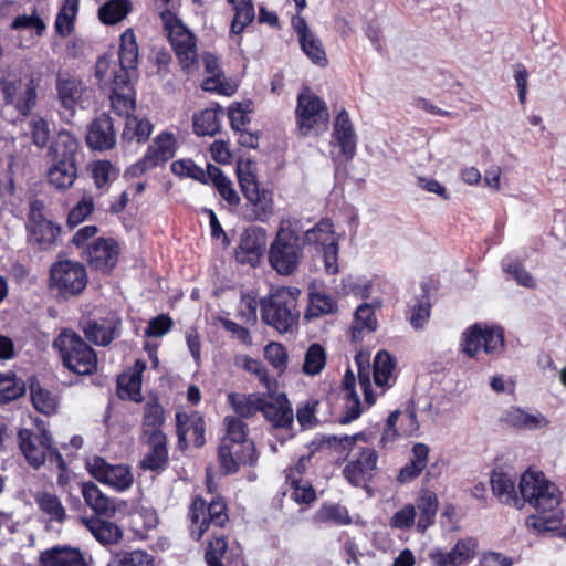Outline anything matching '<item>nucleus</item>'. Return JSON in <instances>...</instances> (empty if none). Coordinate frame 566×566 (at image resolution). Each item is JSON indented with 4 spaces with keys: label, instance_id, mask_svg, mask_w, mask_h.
<instances>
[{
    "label": "nucleus",
    "instance_id": "obj_1",
    "mask_svg": "<svg viewBox=\"0 0 566 566\" xmlns=\"http://www.w3.org/2000/svg\"><path fill=\"white\" fill-rule=\"evenodd\" d=\"M491 489L493 494L504 504L522 510L528 503L536 514L526 518V525L538 532L555 530L564 517L560 507L562 492L542 471L527 469L520 478L518 490L515 488L514 475L494 469L491 473Z\"/></svg>",
    "mask_w": 566,
    "mask_h": 566
},
{
    "label": "nucleus",
    "instance_id": "obj_2",
    "mask_svg": "<svg viewBox=\"0 0 566 566\" xmlns=\"http://www.w3.org/2000/svg\"><path fill=\"white\" fill-rule=\"evenodd\" d=\"M302 233L303 224L298 219L287 220L280 227L269 250V262L279 274L290 275L297 269L303 258Z\"/></svg>",
    "mask_w": 566,
    "mask_h": 566
},
{
    "label": "nucleus",
    "instance_id": "obj_3",
    "mask_svg": "<svg viewBox=\"0 0 566 566\" xmlns=\"http://www.w3.org/2000/svg\"><path fill=\"white\" fill-rule=\"evenodd\" d=\"M64 367L77 375H92L97 369L95 350L74 331L63 329L53 340Z\"/></svg>",
    "mask_w": 566,
    "mask_h": 566
},
{
    "label": "nucleus",
    "instance_id": "obj_4",
    "mask_svg": "<svg viewBox=\"0 0 566 566\" xmlns=\"http://www.w3.org/2000/svg\"><path fill=\"white\" fill-rule=\"evenodd\" d=\"M240 189L248 203L244 207L243 216L248 221H268L273 214V195L270 190L260 188L255 175L243 172L237 168Z\"/></svg>",
    "mask_w": 566,
    "mask_h": 566
},
{
    "label": "nucleus",
    "instance_id": "obj_5",
    "mask_svg": "<svg viewBox=\"0 0 566 566\" xmlns=\"http://www.w3.org/2000/svg\"><path fill=\"white\" fill-rule=\"evenodd\" d=\"M87 285L85 268L74 261L54 262L50 268V289L64 300L80 295Z\"/></svg>",
    "mask_w": 566,
    "mask_h": 566
},
{
    "label": "nucleus",
    "instance_id": "obj_6",
    "mask_svg": "<svg viewBox=\"0 0 566 566\" xmlns=\"http://www.w3.org/2000/svg\"><path fill=\"white\" fill-rule=\"evenodd\" d=\"M461 346L470 358H475L481 348L486 355H500L505 348L503 329L475 323L463 332Z\"/></svg>",
    "mask_w": 566,
    "mask_h": 566
},
{
    "label": "nucleus",
    "instance_id": "obj_7",
    "mask_svg": "<svg viewBox=\"0 0 566 566\" xmlns=\"http://www.w3.org/2000/svg\"><path fill=\"white\" fill-rule=\"evenodd\" d=\"M168 39L184 70H189L197 62L195 34L170 10L160 13Z\"/></svg>",
    "mask_w": 566,
    "mask_h": 566
},
{
    "label": "nucleus",
    "instance_id": "obj_8",
    "mask_svg": "<svg viewBox=\"0 0 566 566\" xmlns=\"http://www.w3.org/2000/svg\"><path fill=\"white\" fill-rule=\"evenodd\" d=\"M261 319L264 324L274 327L279 333L292 332L298 319V312L294 311L286 301L284 292L272 293L260 301Z\"/></svg>",
    "mask_w": 566,
    "mask_h": 566
},
{
    "label": "nucleus",
    "instance_id": "obj_9",
    "mask_svg": "<svg viewBox=\"0 0 566 566\" xmlns=\"http://www.w3.org/2000/svg\"><path fill=\"white\" fill-rule=\"evenodd\" d=\"M205 506L206 502L201 497H197L190 507L189 514L191 523H199L197 532L191 530V537L196 541H199L202 537V535L208 531L210 524L223 527L229 520L226 502L221 497L213 499L209 503L207 507V515L205 514Z\"/></svg>",
    "mask_w": 566,
    "mask_h": 566
},
{
    "label": "nucleus",
    "instance_id": "obj_10",
    "mask_svg": "<svg viewBox=\"0 0 566 566\" xmlns=\"http://www.w3.org/2000/svg\"><path fill=\"white\" fill-rule=\"evenodd\" d=\"M87 472L98 482L123 491L133 484V475L129 469L123 464L113 465L102 457H93L86 461Z\"/></svg>",
    "mask_w": 566,
    "mask_h": 566
},
{
    "label": "nucleus",
    "instance_id": "obj_11",
    "mask_svg": "<svg viewBox=\"0 0 566 566\" xmlns=\"http://www.w3.org/2000/svg\"><path fill=\"white\" fill-rule=\"evenodd\" d=\"M296 116L298 127L305 135L315 126L325 127L329 119L325 102L314 94L298 95Z\"/></svg>",
    "mask_w": 566,
    "mask_h": 566
},
{
    "label": "nucleus",
    "instance_id": "obj_12",
    "mask_svg": "<svg viewBox=\"0 0 566 566\" xmlns=\"http://www.w3.org/2000/svg\"><path fill=\"white\" fill-rule=\"evenodd\" d=\"M137 77V71L122 67L114 73L111 104L118 114L133 113L136 107V93L132 80Z\"/></svg>",
    "mask_w": 566,
    "mask_h": 566
},
{
    "label": "nucleus",
    "instance_id": "obj_13",
    "mask_svg": "<svg viewBox=\"0 0 566 566\" xmlns=\"http://www.w3.org/2000/svg\"><path fill=\"white\" fill-rule=\"evenodd\" d=\"M266 247V232L262 228L251 227L243 231L235 258L240 263L256 266Z\"/></svg>",
    "mask_w": 566,
    "mask_h": 566
},
{
    "label": "nucleus",
    "instance_id": "obj_14",
    "mask_svg": "<svg viewBox=\"0 0 566 566\" xmlns=\"http://www.w3.org/2000/svg\"><path fill=\"white\" fill-rule=\"evenodd\" d=\"M85 142L88 148L104 151L113 149L116 145V133L112 117L102 113L88 125Z\"/></svg>",
    "mask_w": 566,
    "mask_h": 566
},
{
    "label": "nucleus",
    "instance_id": "obj_15",
    "mask_svg": "<svg viewBox=\"0 0 566 566\" xmlns=\"http://www.w3.org/2000/svg\"><path fill=\"white\" fill-rule=\"evenodd\" d=\"M92 268L102 272L112 271L118 261L119 247L114 239L98 238L85 251Z\"/></svg>",
    "mask_w": 566,
    "mask_h": 566
},
{
    "label": "nucleus",
    "instance_id": "obj_16",
    "mask_svg": "<svg viewBox=\"0 0 566 566\" xmlns=\"http://www.w3.org/2000/svg\"><path fill=\"white\" fill-rule=\"evenodd\" d=\"M378 454L374 449L364 448L358 459L343 469V475L354 486H365L376 469Z\"/></svg>",
    "mask_w": 566,
    "mask_h": 566
},
{
    "label": "nucleus",
    "instance_id": "obj_17",
    "mask_svg": "<svg viewBox=\"0 0 566 566\" xmlns=\"http://www.w3.org/2000/svg\"><path fill=\"white\" fill-rule=\"evenodd\" d=\"M260 411L275 429H290L293 424V409L285 394L271 400L262 398Z\"/></svg>",
    "mask_w": 566,
    "mask_h": 566
},
{
    "label": "nucleus",
    "instance_id": "obj_18",
    "mask_svg": "<svg viewBox=\"0 0 566 566\" xmlns=\"http://www.w3.org/2000/svg\"><path fill=\"white\" fill-rule=\"evenodd\" d=\"M25 229L28 243L38 247L40 250H49L53 247L62 231L60 224L45 217L27 222Z\"/></svg>",
    "mask_w": 566,
    "mask_h": 566
},
{
    "label": "nucleus",
    "instance_id": "obj_19",
    "mask_svg": "<svg viewBox=\"0 0 566 566\" xmlns=\"http://www.w3.org/2000/svg\"><path fill=\"white\" fill-rule=\"evenodd\" d=\"M475 547L476 542L473 538L460 539L448 553L439 548L432 549L429 558L436 566L462 565L474 557Z\"/></svg>",
    "mask_w": 566,
    "mask_h": 566
},
{
    "label": "nucleus",
    "instance_id": "obj_20",
    "mask_svg": "<svg viewBox=\"0 0 566 566\" xmlns=\"http://www.w3.org/2000/svg\"><path fill=\"white\" fill-rule=\"evenodd\" d=\"M333 138L346 160L356 155L357 136L346 109L342 108L334 122Z\"/></svg>",
    "mask_w": 566,
    "mask_h": 566
},
{
    "label": "nucleus",
    "instance_id": "obj_21",
    "mask_svg": "<svg viewBox=\"0 0 566 566\" xmlns=\"http://www.w3.org/2000/svg\"><path fill=\"white\" fill-rule=\"evenodd\" d=\"M150 451L142 460L140 467L153 472L163 471L168 464L167 437L163 431L150 432L147 439Z\"/></svg>",
    "mask_w": 566,
    "mask_h": 566
},
{
    "label": "nucleus",
    "instance_id": "obj_22",
    "mask_svg": "<svg viewBox=\"0 0 566 566\" xmlns=\"http://www.w3.org/2000/svg\"><path fill=\"white\" fill-rule=\"evenodd\" d=\"M205 559L208 566H241L242 564L240 555H234L232 549H228L224 535L217 534H213L208 543Z\"/></svg>",
    "mask_w": 566,
    "mask_h": 566
},
{
    "label": "nucleus",
    "instance_id": "obj_23",
    "mask_svg": "<svg viewBox=\"0 0 566 566\" xmlns=\"http://www.w3.org/2000/svg\"><path fill=\"white\" fill-rule=\"evenodd\" d=\"M77 149L78 143L75 137L67 132H61L50 145L48 156L52 165L76 164Z\"/></svg>",
    "mask_w": 566,
    "mask_h": 566
},
{
    "label": "nucleus",
    "instance_id": "obj_24",
    "mask_svg": "<svg viewBox=\"0 0 566 566\" xmlns=\"http://www.w3.org/2000/svg\"><path fill=\"white\" fill-rule=\"evenodd\" d=\"M83 333L87 340L97 346H107L117 336L120 319L103 321L87 319L81 322Z\"/></svg>",
    "mask_w": 566,
    "mask_h": 566
},
{
    "label": "nucleus",
    "instance_id": "obj_25",
    "mask_svg": "<svg viewBox=\"0 0 566 566\" xmlns=\"http://www.w3.org/2000/svg\"><path fill=\"white\" fill-rule=\"evenodd\" d=\"M501 421L521 430H536L549 424V420L541 412L528 413L518 407L509 408L501 417Z\"/></svg>",
    "mask_w": 566,
    "mask_h": 566
},
{
    "label": "nucleus",
    "instance_id": "obj_26",
    "mask_svg": "<svg viewBox=\"0 0 566 566\" xmlns=\"http://www.w3.org/2000/svg\"><path fill=\"white\" fill-rule=\"evenodd\" d=\"M81 492L85 503L95 512V514L112 517L116 512L115 502L106 496L99 488L92 481L81 484Z\"/></svg>",
    "mask_w": 566,
    "mask_h": 566
},
{
    "label": "nucleus",
    "instance_id": "obj_27",
    "mask_svg": "<svg viewBox=\"0 0 566 566\" xmlns=\"http://www.w3.org/2000/svg\"><path fill=\"white\" fill-rule=\"evenodd\" d=\"M55 87L61 105L67 111H74L83 95V82L74 76L57 73Z\"/></svg>",
    "mask_w": 566,
    "mask_h": 566
},
{
    "label": "nucleus",
    "instance_id": "obj_28",
    "mask_svg": "<svg viewBox=\"0 0 566 566\" xmlns=\"http://www.w3.org/2000/svg\"><path fill=\"white\" fill-rule=\"evenodd\" d=\"M42 566H86L78 548L54 546L41 554Z\"/></svg>",
    "mask_w": 566,
    "mask_h": 566
},
{
    "label": "nucleus",
    "instance_id": "obj_29",
    "mask_svg": "<svg viewBox=\"0 0 566 566\" xmlns=\"http://www.w3.org/2000/svg\"><path fill=\"white\" fill-rule=\"evenodd\" d=\"M430 449L426 443L418 442L411 449V459L400 469L397 481L401 484L416 480L428 465Z\"/></svg>",
    "mask_w": 566,
    "mask_h": 566
},
{
    "label": "nucleus",
    "instance_id": "obj_30",
    "mask_svg": "<svg viewBox=\"0 0 566 566\" xmlns=\"http://www.w3.org/2000/svg\"><path fill=\"white\" fill-rule=\"evenodd\" d=\"M83 523L92 535L103 545L118 543L123 537V532L114 522L99 517L83 518Z\"/></svg>",
    "mask_w": 566,
    "mask_h": 566
},
{
    "label": "nucleus",
    "instance_id": "obj_31",
    "mask_svg": "<svg viewBox=\"0 0 566 566\" xmlns=\"http://www.w3.org/2000/svg\"><path fill=\"white\" fill-rule=\"evenodd\" d=\"M175 153L176 139L174 134L163 132L154 139V144L148 147L145 155L149 156L154 167H157L171 159Z\"/></svg>",
    "mask_w": 566,
    "mask_h": 566
},
{
    "label": "nucleus",
    "instance_id": "obj_32",
    "mask_svg": "<svg viewBox=\"0 0 566 566\" xmlns=\"http://www.w3.org/2000/svg\"><path fill=\"white\" fill-rule=\"evenodd\" d=\"M28 381L33 407L46 416L54 413L57 408L56 397L48 389H44L36 377L32 376Z\"/></svg>",
    "mask_w": 566,
    "mask_h": 566
},
{
    "label": "nucleus",
    "instance_id": "obj_33",
    "mask_svg": "<svg viewBox=\"0 0 566 566\" xmlns=\"http://www.w3.org/2000/svg\"><path fill=\"white\" fill-rule=\"evenodd\" d=\"M18 442L21 452L31 467L39 469L44 464L46 459L45 451L35 444L32 430L20 429L18 431Z\"/></svg>",
    "mask_w": 566,
    "mask_h": 566
},
{
    "label": "nucleus",
    "instance_id": "obj_34",
    "mask_svg": "<svg viewBox=\"0 0 566 566\" xmlns=\"http://www.w3.org/2000/svg\"><path fill=\"white\" fill-rule=\"evenodd\" d=\"M337 310V302L331 295L321 292H311L308 294V306L304 318L307 321L318 318L322 315L334 314Z\"/></svg>",
    "mask_w": 566,
    "mask_h": 566
},
{
    "label": "nucleus",
    "instance_id": "obj_35",
    "mask_svg": "<svg viewBox=\"0 0 566 566\" xmlns=\"http://www.w3.org/2000/svg\"><path fill=\"white\" fill-rule=\"evenodd\" d=\"M124 115L126 116V123L122 133V140L130 143L136 139L139 144L147 142L153 132L151 123L148 119L132 116L130 113Z\"/></svg>",
    "mask_w": 566,
    "mask_h": 566
},
{
    "label": "nucleus",
    "instance_id": "obj_36",
    "mask_svg": "<svg viewBox=\"0 0 566 566\" xmlns=\"http://www.w3.org/2000/svg\"><path fill=\"white\" fill-rule=\"evenodd\" d=\"M138 45L133 29H127L120 35V44L118 50V60L122 67L133 69L137 71L138 66Z\"/></svg>",
    "mask_w": 566,
    "mask_h": 566
},
{
    "label": "nucleus",
    "instance_id": "obj_37",
    "mask_svg": "<svg viewBox=\"0 0 566 566\" xmlns=\"http://www.w3.org/2000/svg\"><path fill=\"white\" fill-rule=\"evenodd\" d=\"M129 0H107L98 9V18L106 25H114L124 20L132 11Z\"/></svg>",
    "mask_w": 566,
    "mask_h": 566
},
{
    "label": "nucleus",
    "instance_id": "obj_38",
    "mask_svg": "<svg viewBox=\"0 0 566 566\" xmlns=\"http://www.w3.org/2000/svg\"><path fill=\"white\" fill-rule=\"evenodd\" d=\"M235 10L231 21L230 31L233 34H241L243 30L254 20L255 11L252 0H227Z\"/></svg>",
    "mask_w": 566,
    "mask_h": 566
},
{
    "label": "nucleus",
    "instance_id": "obj_39",
    "mask_svg": "<svg viewBox=\"0 0 566 566\" xmlns=\"http://www.w3.org/2000/svg\"><path fill=\"white\" fill-rule=\"evenodd\" d=\"M333 238V223L329 220H321L313 228L305 230L301 234V247L305 245H321L324 247Z\"/></svg>",
    "mask_w": 566,
    "mask_h": 566
},
{
    "label": "nucleus",
    "instance_id": "obj_40",
    "mask_svg": "<svg viewBox=\"0 0 566 566\" xmlns=\"http://www.w3.org/2000/svg\"><path fill=\"white\" fill-rule=\"evenodd\" d=\"M107 566H154V556L146 551H118L112 554Z\"/></svg>",
    "mask_w": 566,
    "mask_h": 566
},
{
    "label": "nucleus",
    "instance_id": "obj_41",
    "mask_svg": "<svg viewBox=\"0 0 566 566\" xmlns=\"http://www.w3.org/2000/svg\"><path fill=\"white\" fill-rule=\"evenodd\" d=\"M77 177L76 164L65 166L51 165L48 171V180L57 190L69 189Z\"/></svg>",
    "mask_w": 566,
    "mask_h": 566
},
{
    "label": "nucleus",
    "instance_id": "obj_42",
    "mask_svg": "<svg viewBox=\"0 0 566 566\" xmlns=\"http://www.w3.org/2000/svg\"><path fill=\"white\" fill-rule=\"evenodd\" d=\"M217 111H221L219 105H217V109L207 108L193 116V132L196 135L214 136L220 132V119Z\"/></svg>",
    "mask_w": 566,
    "mask_h": 566
},
{
    "label": "nucleus",
    "instance_id": "obj_43",
    "mask_svg": "<svg viewBox=\"0 0 566 566\" xmlns=\"http://www.w3.org/2000/svg\"><path fill=\"white\" fill-rule=\"evenodd\" d=\"M35 503L39 509L50 516L51 520L64 523L66 512L57 495L49 492H40L35 495Z\"/></svg>",
    "mask_w": 566,
    "mask_h": 566
},
{
    "label": "nucleus",
    "instance_id": "obj_44",
    "mask_svg": "<svg viewBox=\"0 0 566 566\" xmlns=\"http://www.w3.org/2000/svg\"><path fill=\"white\" fill-rule=\"evenodd\" d=\"M25 394V384L15 374H0V402H11Z\"/></svg>",
    "mask_w": 566,
    "mask_h": 566
},
{
    "label": "nucleus",
    "instance_id": "obj_45",
    "mask_svg": "<svg viewBox=\"0 0 566 566\" xmlns=\"http://www.w3.org/2000/svg\"><path fill=\"white\" fill-rule=\"evenodd\" d=\"M228 401L239 417L250 418L260 411L262 398L254 395L241 396L232 392L228 395Z\"/></svg>",
    "mask_w": 566,
    "mask_h": 566
},
{
    "label": "nucleus",
    "instance_id": "obj_46",
    "mask_svg": "<svg viewBox=\"0 0 566 566\" xmlns=\"http://www.w3.org/2000/svg\"><path fill=\"white\" fill-rule=\"evenodd\" d=\"M164 423V409L156 398L146 402L144 407V433L149 437L150 432L161 431Z\"/></svg>",
    "mask_w": 566,
    "mask_h": 566
},
{
    "label": "nucleus",
    "instance_id": "obj_47",
    "mask_svg": "<svg viewBox=\"0 0 566 566\" xmlns=\"http://www.w3.org/2000/svg\"><path fill=\"white\" fill-rule=\"evenodd\" d=\"M395 368L394 357L386 350L379 352L374 360V380L378 387L388 384Z\"/></svg>",
    "mask_w": 566,
    "mask_h": 566
},
{
    "label": "nucleus",
    "instance_id": "obj_48",
    "mask_svg": "<svg viewBox=\"0 0 566 566\" xmlns=\"http://www.w3.org/2000/svg\"><path fill=\"white\" fill-rule=\"evenodd\" d=\"M326 365V353L322 345L314 343L305 353L303 373L306 375L319 374Z\"/></svg>",
    "mask_w": 566,
    "mask_h": 566
},
{
    "label": "nucleus",
    "instance_id": "obj_49",
    "mask_svg": "<svg viewBox=\"0 0 566 566\" xmlns=\"http://www.w3.org/2000/svg\"><path fill=\"white\" fill-rule=\"evenodd\" d=\"M238 450L228 443V440H221L218 448V460L220 470L224 475L237 473L241 462L237 459Z\"/></svg>",
    "mask_w": 566,
    "mask_h": 566
},
{
    "label": "nucleus",
    "instance_id": "obj_50",
    "mask_svg": "<svg viewBox=\"0 0 566 566\" xmlns=\"http://www.w3.org/2000/svg\"><path fill=\"white\" fill-rule=\"evenodd\" d=\"M302 51L311 59V61L319 66L327 65V57L319 38L312 33L298 40Z\"/></svg>",
    "mask_w": 566,
    "mask_h": 566
},
{
    "label": "nucleus",
    "instance_id": "obj_51",
    "mask_svg": "<svg viewBox=\"0 0 566 566\" xmlns=\"http://www.w3.org/2000/svg\"><path fill=\"white\" fill-rule=\"evenodd\" d=\"M418 509L420 511L417 528L420 532H424L430 525L433 524L438 500L434 494L422 496L418 502Z\"/></svg>",
    "mask_w": 566,
    "mask_h": 566
},
{
    "label": "nucleus",
    "instance_id": "obj_52",
    "mask_svg": "<svg viewBox=\"0 0 566 566\" xmlns=\"http://www.w3.org/2000/svg\"><path fill=\"white\" fill-rule=\"evenodd\" d=\"M202 62L205 65V70L211 76L205 80L202 84V88L207 92H218L223 94L224 91L222 88H217L216 86H209V83H217L223 76V72L219 66V57L210 52H206L202 54Z\"/></svg>",
    "mask_w": 566,
    "mask_h": 566
},
{
    "label": "nucleus",
    "instance_id": "obj_53",
    "mask_svg": "<svg viewBox=\"0 0 566 566\" xmlns=\"http://www.w3.org/2000/svg\"><path fill=\"white\" fill-rule=\"evenodd\" d=\"M423 294L420 300L411 308V315L409 322L415 329H421L427 324L430 313L431 304L428 297V291L426 285L422 286Z\"/></svg>",
    "mask_w": 566,
    "mask_h": 566
},
{
    "label": "nucleus",
    "instance_id": "obj_54",
    "mask_svg": "<svg viewBox=\"0 0 566 566\" xmlns=\"http://www.w3.org/2000/svg\"><path fill=\"white\" fill-rule=\"evenodd\" d=\"M172 174L180 177H189L200 184L208 185L206 171L191 159H179L171 164Z\"/></svg>",
    "mask_w": 566,
    "mask_h": 566
},
{
    "label": "nucleus",
    "instance_id": "obj_55",
    "mask_svg": "<svg viewBox=\"0 0 566 566\" xmlns=\"http://www.w3.org/2000/svg\"><path fill=\"white\" fill-rule=\"evenodd\" d=\"M354 333L356 331L361 332L364 329H367L368 332H375L378 326L374 308L368 303H363L357 307L354 314Z\"/></svg>",
    "mask_w": 566,
    "mask_h": 566
},
{
    "label": "nucleus",
    "instance_id": "obj_56",
    "mask_svg": "<svg viewBox=\"0 0 566 566\" xmlns=\"http://www.w3.org/2000/svg\"><path fill=\"white\" fill-rule=\"evenodd\" d=\"M317 514L322 522H333L337 525L352 523L347 509L340 504L323 505Z\"/></svg>",
    "mask_w": 566,
    "mask_h": 566
},
{
    "label": "nucleus",
    "instance_id": "obj_57",
    "mask_svg": "<svg viewBox=\"0 0 566 566\" xmlns=\"http://www.w3.org/2000/svg\"><path fill=\"white\" fill-rule=\"evenodd\" d=\"M227 436L222 440H228L230 446L247 441L248 426L240 418L226 417Z\"/></svg>",
    "mask_w": 566,
    "mask_h": 566
},
{
    "label": "nucleus",
    "instance_id": "obj_58",
    "mask_svg": "<svg viewBox=\"0 0 566 566\" xmlns=\"http://www.w3.org/2000/svg\"><path fill=\"white\" fill-rule=\"evenodd\" d=\"M94 210V201L92 197H84L69 212L66 223L69 228H74L83 222Z\"/></svg>",
    "mask_w": 566,
    "mask_h": 566
},
{
    "label": "nucleus",
    "instance_id": "obj_59",
    "mask_svg": "<svg viewBox=\"0 0 566 566\" xmlns=\"http://www.w3.org/2000/svg\"><path fill=\"white\" fill-rule=\"evenodd\" d=\"M265 359L277 370L283 371L287 364V352L285 347L276 342H271L264 348Z\"/></svg>",
    "mask_w": 566,
    "mask_h": 566
},
{
    "label": "nucleus",
    "instance_id": "obj_60",
    "mask_svg": "<svg viewBox=\"0 0 566 566\" xmlns=\"http://www.w3.org/2000/svg\"><path fill=\"white\" fill-rule=\"evenodd\" d=\"M251 102L249 101L247 104L235 102L229 107V119L230 126L233 130H240L243 126L250 124L251 119L248 116L250 109Z\"/></svg>",
    "mask_w": 566,
    "mask_h": 566
},
{
    "label": "nucleus",
    "instance_id": "obj_61",
    "mask_svg": "<svg viewBox=\"0 0 566 566\" xmlns=\"http://www.w3.org/2000/svg\"><path fill=\"white\" fill-rule=\"evenodd\" d=\"M36 98V85L34 83V80L31 78L27 83V87L23 94L17 98L14 107L21 115L28 116L31 113V111L35 107Z\"/></svg>",
    "mask_w": 566,
    "mask_h": 566
},
{
    "label": "nucleus",
    "instance_id": "obj_62",
    "mask_svg": "<svg viewBox=\"0 0 566 566\" xmlns=\"http://www.w3.org/2000/svg\"><path fill=\"white\" fill-rule=\"evenodd\" d=\"M503 270L510 274L518 285L528 289L535 287L536 283L534 277L526 271L521 262H503Z\"/></svg>",
    "mask_w": 566,
    "mask_h": 566
},
{
    "label": "nucleus",
    "instance_id": "obj_63",
    "mask_svg": "<svg viewBox=\"0 0 566 566\" xmlns=\"http://www.w3.org/2000/svg\"><path fill=\"white\" fill-rule=\"evenodd\" d=\"M370 282L348 275L342 280V290L345 294H354L361 298H368L370 295Z\"/></svg>",
    "mask_w": 566,
    "mask_h": 566
},
{
    "label": "nucleus",
    "instance_id": "obj_64",
    "mask_svg": "<svg viewBox=\"0 0 566 566\" xmlns=\"http://www.w3.org/2000/svg\"><path fill=\"white\" fill-rule=\"evenodd\" d=\"M416 510L415 506L408 504L401 510L397 511L390 518V526L392 528L406 530L410 528L415 523Z\"/></svg>",
    "mask_w": 566,
    "mask_h": 566
}]
</instances>
